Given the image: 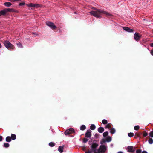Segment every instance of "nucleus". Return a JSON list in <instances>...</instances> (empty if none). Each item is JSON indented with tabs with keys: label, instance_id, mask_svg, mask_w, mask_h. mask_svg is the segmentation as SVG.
<instances>
[{
	"label": "nucleus",
	"instance_id": "1a4fd4ad",
	"mask_svg": "<svg viewBox=\"0 0 153 153\" xmlns=\"http://www.w3.org/2000/svg\"><path fill=\"white\" fill-rule=\"evenodd\" d=\"M141 37V35L137 33H135L134 35V38L137 41H139Z\"/></svg>",
	"mask_w": 153,
	"mask_h": 153
},
{
	"label": "nucleus",
	"instance_id": "f3484780",
	"mask_svg": "<svg viewBox=\"0 0 153 153\" xmlns=\"http://www.w3.org/2000/svg\"><path fill=\"white\" fill-rule=\"evenodd\" d=\"M7 13L8 12H13V9L10 8H6L5 9Z\"/></svg>",
	"mask_w": 153,
	"mask_h": 153
},
{
	"label": "nucleus",
	"instance_id": "e433bc0d",
	"mask_svg": "<svg viewBox=\"0 0 153 153\" xmlns=\"http://www.w3.org/2000/svg\"><path fill=\"white\" fill-rule=\"evenodd\" d=\"M150 53L153 56V50H152L151 51Z\"/></svg>",
	"mask_w": 153,
	"mask_h": 153
},
{
	"label": "nucleus",
	"instance_id": "f704fd0d",
	"mask_svg": "<svg viewBox=\"0 0 153 153\" xmlns=\"http://www.w3.org/2000/svg\"><path fill=\"white\" fill-rule=\"evenodd\" d=\"M148 135V134L147 133L145 132L143 134V136L144 137H146Z\"/></svg>",
	"mask_w": 153,
	"mask_h": 153
},
{
	"label": "nucleus",
	"instance_id": "9d476101",
	"mask_svg": "<svg viewBox=\"0 0 153 153\" xmlns=\"http://www.w3.org/2000/svg\"><path fill=\"white\" fill-rule=\"evenodd\" d=\"M91 131L90 130H87L85 134V137L87 138H90L91 137Z\"/></svg>",
	"mask_w": 153,
	"mask_h": 153
},
{
	"label": "nucleus",
	"instance_id": "2eb2a0df",
	"mask_svg": "<svg viewBox=\"0 0 153 153\" xmlns=\"http://www.w3.org/2000/svg\"><path fill=\"white\" fill-rule=\"evenodd\" d=\"M63 147L59 146L58 149V150L60 153H62L63 152Z\"/></svg>",
	"mask_w": 153,
	"mask_h": 153
},
{
	"label": "nucleus",
	"instance_id": "b1692460",
	"mask_svg": "<svg viewBox=\"0 0 153 153\" xmlns=\"http://www.w3.org/2000/svg\"><path fill=\"white\" fill-rule=\"evenodd\" d=\"M111 128V126L110 124H107L105 127V128Z\"/></svg>",
	"mask_w": 153,
	"mask_h": 153
},
{
	"label": "nucleus",
	"instance_id": "6e6552de",
	"mask_svg": "<svg viewBox=\"0 0 153 153\" xmlns=\"http://www.w3.org/2000/svg\"><path fill=\"white\" fill-rule=\"evenodd\" d=\"M128 151V152H133L135 150V148L133 146H129L127 148Z\"/></svg>",
	"mask_w": 153,
	"mask_h": 153
},
{
	"label": "nucleus",
	"instance_id": "ddd939ff",
	"mask_svg": "<svg viewBox=\"0 0 153 153\" xmlns=\"http://www.w3.org/2000/svg\"><path fill=\"white\" fill-rule=\"evenodd\" d=\"M98 132L100 133H102L104 131V128L102 127H99L98 129Z\"/></svg>",
	"mask_w": 153,
	"mask_h": 153
},
{
	"label": "nucleus",
	"instance_id": "c756f323",
	"mask_svg": "<svg viewBox=\"0 0 153 153\" xmlns=\"http://www.w3.org/2000/svg\"><path fill=\"white\" fill-rule=\"evenodd\" d=\"M4 147L7 148L9 146V144L8 143H5L4 144Z\"/></svg>",
	"mask_w": 153,
	"mask_h": 153
},
{
	"label": "nucleus",
	"instance_id": "f257e3e1",
	"mask_svg": "<svg viewBox=\"0 0 153 153\" xmlns=\"http://www.w3.org/2000/svg\"><path fill=\"white\" fill-rule=\"evenodd\" d=\"M89 13L92 14L94 16L97 18L100 17L101 15L102 14H104L106 15H110V14L107 12L100 10H97L96 11H91Z\"/></svg>",
	"mask_w": 153,
	"mask_h": 153
},
{
	"label": "nucleus",
	"instance_id": "423d86ee",
	"mask_svg": "<svg viewBox=\"0 0 153 153\" xmlns=\"http://www.w3.org/2000/svg\"><path fill=\"white\" fill-rule=\"evenodd\" d=\"M46 23L47 25L52 29H55L56 28V27L54 25V24L51 22H47Z\"/></svg>",
	"mask_w": 153,
	"mask_h": 153
},
{
	"label": "nucleus",
	"instance_id": "5701e85b",
	"mask_svg": "<svg viewBox=\"0 0 153 153\" xmlns=\"http://www.w3.org/2000/svg\"><path fill=\"white\" fill-rule=\"evenodd\" d=\"M17 45L18 46V47L19 48H22V45L20 42L17 43Z\"/></svg>",
	"mask_w": 153,
	"mask_h": 153
},
{
	"label": "nucleus",
	"instance_id": "72a5a7b5",
	"mask_svg": "<svg viewBox=\"0 0 153 153\" xmlns=\"http://www.w3.org/2000/svg\"><path fill=\"white\" fill-rule=\"evenodd\" d=\"M141 150L140 149H138L136 150V153H141Z\"/></svg>",
	"mask_w": 153,
	"mask_h": 153
},
{
	"label": "nucleus",
	"instance_id": "7c9ffc66",
	"mask_svg": "<svg viewBox=\"0 0 153 153\" xmlns=\"http://www.w3.org/2000/svg\"><path fill=\"white\" fill-rule=\"evenodd\" d=\"M139 128V127L138 126H134V129L136 130H137Z\"/></svg>",
	"mask_w": 153,
	"mask_h": 153
},
{
	"label": "nucleus",
	"instance_id": "0eeeda50",
	"mask_svg": "<svg viewBox=\"0 0 153 153\" xmlns=\"http://www.w3.org/2000/svg\"><path fill=\"white\" fill-rule=\"evenodd\" d=\"M74 132V129L72 128H70L65 131L64 132V134L65 135H67L73 133Z\"/></svg>",
	"mask_w": 153,
	"mask_h": 153
},
{
	"label": "nucleus",
	"instance_id": "7ed1b4c3",
	"mask_svg": "<svg viewBox=\"0 0 153 153\" xmlns=\"http://www.w3.org/2000/svg\"><path fill=\"white\" fill-rule=\"evenodd\" d=\"M107 149V146L106 145H102L100 146L95 153H105Z\"/></svg>",
	"mask_w": 153,
	"mask_h": 153
},
{
	"label": "nucleus",
	"instance_id": "2f4dec72",
	"mask_svg": "<svg viewBox=\"0 0 153 153\" xmlns=\"http://www.w3.org/2000/svg\"><path fill=\"white\" fill-rule=\"evenodd\" d=\"M149 134L150 137H153V131H151Z\"/></svg>",
	"mask_w": 153,
	"mask_h": 153
},
{
	"label": "nucleus",
	"instance_id": "58836bf2",
	"mask_svg": "<svg viewBox=\"0 0 153 153\" xmlns=\"http://www.w3.org/2000/svg\"><path fill=\"white\" fill-rule=\"evenodd\" d=\"M141 153H147V152L146 151H143Z\"/></svg>",
	"mask_w": 153,
	"mask_h": 153
},
{
	"label": "nucleus",
	"instance_id": "aec40b11",
	"mask_svg": "<svg viewBox=\"0 0 153 153\" xmlns=\"http://www.w3.org/2000/svg\"><path fill=\"white\" fill-rule=\"evenodd\" d=\"M86 129V127L84 125H82L80 127V130H84Z\"/></svg>",
	"mask_w": 153,
	"mask_h": 153
},
{
	"label": "nucleus",
	"instance_id": "4be33fe9",
	"mask_svg": "<svg viewBox=\"0 0 153 153\" xmlns=\"http://www.w3.org/2000/svg\"><path fill=\"white\" fill-rule=\"evenodd\" d=\"M116 132V130L114 128H111L110 130V132L111 134H114Z\"/></svg>",
	"mask_w": 153,
	"mask_h": 153
},
{
	"label": "nucleus",
	"instance_id": "cd10ccee",
	"mask_svg": "<svg viewBox=\"0 0 153 153\" xmlns=\"http://www.w3.org/2000/svg\"><path fill=\"white\" fill-rule=\"evenodd\" d=\"M49 146L51 147H53L55 146V144L54 143L51 142L49 143Z\"/></svg>",
	"mask_w": 153,
	"mask_h": 153
},
{
	"label": "nucleus",
	"instance_id": "4c0bfd02",
	"mask_svg": "<svg viewBox=\"0 0 153 153\" xmlns=\"http://www.w3.org/2000/svg\"><path fill=\"white\" fill-rule=\"evenodd\" d=\"M2 140V137L0 136V141H1Z\"/></svg>",
	"mask_w": 153,
	"mask_h": 153
},
{
	"label": "nucleus",
	"instance_id": "4468645a",
	"mask_svg": "<svg viewBox=\"0 0 153 153\" xmlns=\"http://www.w3.org/2000/svg\"><path fill=\"white\" fill-rule=\"evenodd\" d=\"M4 5L6 7H9L12 5V4L10 2H6L4 3Z\"/></svg>",
	"mask_w": 153,
	"mask_h": 153
},
{
	"label": "nucleus",
	"instance_id": "c9c22d12",
	"mask_svg": "<svg viewBox=\"0 0 153 153\" xmlns=\"http://www.w3.org/2000/svg\"><path fill=\"white\" fill-rule=\"evenodd\" d=\"M24 4H25V3H21L19 4V6H22V5H24Z\"/></svg>",
	"mask_w": 153,
	"mask_h": 153
},
{
	"label": "nucleus",
	"instance_id": "6ab92c4d",
	"mask_svg": "<svg viewBox=\"0 0 153 153\" xmlns=\"http://www.w3.org/2000/svg\"><path fill=\"white\" fill-rule=\"evenodd\" d=\"M96 126L94 124H91L90 126V129L92 130H94L95 129Z\"/></svg>",
	"mask_w": 153,
	"mask_h": 153
},
{
	"label": "nucleus",
	"instance_id": "9b49d317",
	"mask_svg": "<svg viewBox=\"0 0 153 153\" xmlns=\"http://www.w3.org/2000/svg\"><path fill=\"white\" fill-rule=\"evenodd\" d=\"M123 29L126 30V31L128 32H131L133 31V30L132 29H131L127 27H123Z\"/></svg>",
	"mask_w": 153,
	"mask_h": 153
},
{
	"label": "nucleus",
	"instance_id": "39448f33",
	"mask_svg": "<svg viewBox=\"0 0 153 153\" xmlns=\"http://www.w3.org/2000/svg\"><path fill=\"white\" fill-rule=\"evenodd\" d=\"M28 7H33L35 8H39L42 7V6L39 4L34 3H29L27 4Z\"/></svg>",
	"mask_w": 153,
	"mask_h": 153
},
{
	"label": "nucleus",
	"instance_id": "37998d69",
	"mask_svg": "<svg viewBox=\"0 0 153 153\" xmlns=\"http://www.w3.org/2000/svg\"><path fill=\"white\" fill-rule=\"evenodd\" d=\"M118 153H123L122 151H119L118 152Z\"/></svg>",
	"mask_w": 153,
	"mask_h": 153
},
{
	"label": "nucleus",
	"instance_id": "a878e982",
	"mask_svg": "<svg viewBox=\"0 0 153 153\" xmlns=\"http://www.w3.org/2000/svg\"><path fill=\"white\" fill-rule=\"evenodd\" d=\"M128 136L129 137H131L134 136V134L133 133L131 132V133H128Z\"/></svg>",
	"mask_w": 153,
	"mask_h": 153
},
{
	"label": "nucleus",
	"instance_id": "bb28decb",
	"mask_svg": "<svg viewBox=\"0 0 153 153\" xmlns=\"http://www.w3.org/2000/svg\"><path fill=\"white\" fill-rule=\"evenodd\" d=\"M108 131L105 132L103 133V135L104 137H105L108 135Z\"/></svg>",
	"mask_w": 153,
	"mask_h": 153
},
{
	"label": "nucleus",
	"instance_id": "ea45409f",
	"mask_svg": "<svg viewBox=\"0 0 153 153\" xmlns=\"http://www.w3.org/2000/svg\"><path fill=\"white\" fill-rule=\"evenodd\" d=\"M150 45L152 47H153V43H151L150 44Z\"/></svg>",
	"mask_w": 153,
	"mask_h": 153
},
{
	"label": "nucleus",
	"instance_id": "412c9836",
	"mask_svg": "<svg viewBox=\"0 0 153 153\" xmlns=\"http://www.w3.org/2000/svg\"><path fill=\"white\" fill-rule=\"evenodd\" d=\"M12 140H14L16 139V136L15 134H12L11 135V137Z\"/></svg>",
	"mask_w": 153,
	"mask_h": 153
},
{
	"label": "nucleus",
	"instance_id": "a211bd4d",
	"mask_svg": "<svg viewBox=\"0 0 153 153\" xmlns=\"http://www.w3.org/2000/svg\"><path fill=\"white\" fill-rule=\"evenodd\" d=\"M106 141L107 142H110L111 140V138L110 136H108L106 138Z\"/></svg>",
	"mask_w": 153,
	"mask_h": 153
},
{
	"label": "nucleus",
	"instance_id": "a18cd8bd",
	"mask_svg": "<svg viewBox=\"0 0 153 153\" xmlns=\"http://www.w3.org/2000/svg\"><path fill=\"white\" fill-rule=\"evenodd\" d=\"M111 146H113V145H111Z\"/></svg>",
	"mask_w": 153,
	"mask_h": 153
},
{
	"label": "nucleus",
	"instance_id": "20e7f679",
	"mask_svg": "<svg viewBox=\"0 0 153 153\" xmlns=\"http://www.w3.org/2000/svg\"><path fill=\"white\" fill-rule=\"evenodd\" d=\"M5 46L8 49H13L14 48V45L11 44L9 41H5L3 42Z\"/></svg>",
	"mask_w": 153,
	"mask_h": 153
},
{
	"label": "nucleus",
	"instance_id": "c85d7f7f",
	"mask_svg": "<svg viewBox=\"0 0 153 153\" xmlns=\"http://www.w3.org/2000/svg\"><path fill=\"white\" fill-rule=\"evenodd\" d=\"M102 123L104 124H107V121L105 119H104L102 120Z\"/></svg>",
	"mask_w": 153,
	"mask_h": 153
},
{
	"label": "nucleus",
	"instance_id": "dca6fc26",
	"mask_svg": "<svg viewBox=\"0 0 153 153\" xmlns=\"http://www.w3.org/2000/svg\"><path fill=\"white\" fill-rule=\"evenodd\" d=\"M11 140V138L10 136H8L6 138V140L7 142H10Z\"/></svg>",
	"mask_w": 153,
	"mask_h": 153
},
{
	"label": "nucleus",
	"instance_id": "473e14b6",
	"mask_svg": "<svg viewBox=\"0 0 153 153\" xmlns=\"http://www.w3.org/2000/svg\"><path fill=\"white\" fill-rule=\"evenodd\" d=\"M88 140L86 138H84L83 140V142L84 143H86L87 142Z\"/></svg>",
	"mask_w": 153,
	"mask_h": 153
},
{
	"label": "nucleus",
	"instance_id": "a19ab883",
	"mask_svg": "<svg viewBox=\"0 0 153 153\" xmlns=\"http://www.w3.org/2000/svg\"><path fill=\"white\" fill-rule=\"evenodd\" d=\"M13 12H18V11H17V10H14L13 9Z\"/></svg>",
	"mask_w": 153,
	"mask_h": 153
},
{
	"label": "nucleus",
	"instance_id": "393cba45",
	"mask_svg": "<svg viewBox=\"0 0 153 153\" xmlns=\"http://www.w3.org/2000/svg\"><path fill=\"white\" fill-rule=\"evenodd\" d=\"M149 143L150 144H152L153 143V140L151 138H150L148 140Z\"/></svg>",
	"mask_w": 153,
	"mask_h": 153
},
{
	"label": "nucleus",
	"instance_id": "79ce46f5",
	"mask_svg": "<svg viewBox=\"0 0 153 153\" xmlns=\"http://www.w3.org/2000/svg\"><path fill=\"white\" fill-rule=\"evenodd\" d=\"M85 153H91V152L90 151H88V152H87Z\"/></svg>",
	"mask_w": 153,
	"mask_h": 153
},
{
	"label": "nucleus",
	"instance_id": "f8f14e48",
	"mask_svg": "<svg viewBox=\"0 0 153 153\" xmlns=\"http://www.w3.org/2000/svg\"><path fill=\"white\" fill-rule=\"evenodd\" d=\"M6 13L7 12L5 9L0 11V16L2 15H5Z\"/></svg>",
	"mask_w": 153,
	"mask_h": 153
},
{
	"label": "nucleus",
	"instance_id": "c03bdc74",
	"mask_svg": "<svg viewBox=\"0 0 153 153\" xmlns=\"http://www.w3.org/2000/svg\"><path fill=\"white\" fill-rule=\"evenodd\" d=\"M2 47L1 44L0 43V48H1Z\"/></svg>",
	"mask_w": 153,
	"mask_h": 153
},
{
	"label": "nucleus",
	"instance_id": "f03ea898",
	"mask_svg": "<svg viewBox=\"0 0 153 153\" xmlns=\"http://www.w3.org/2000/svg\"><path fill=\"white\" fill-rule=\"evenodd\" d=\"M91 145L90 151L91 152H93L94 153H95L97 150V148L99 145L97 141H94Z\"/></svg>",
	"mask_w": 153,
	"mask_h": 153
}]
</instances>
